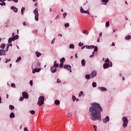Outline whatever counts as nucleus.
Returning a JSON list of instances; mask_svg holds the SVG:
<instances>
[{
  "mask_svg": "<svg viewBox=\"0 0 131 131\" xmlns=\"http://www.w3.org/2000/svg\"><path fill=\"white\" fill-rule=\"evenodd\" d=\"M101 4L102 5H104L106 6L107 4H108V2H109V0H101Z\"/></svg>",
  "mask_w": 131,
  "mask_h": 131,
  "instance_id": "16",
  "label": "nucleus"
},
{
  "mask_svg": "<svg viewBox=\"0 0 131 131\" xmlns=\"http://www.w3.org/2000/svg\"><path fill=\"white\" fill-rule=\"evenodd\" d=\"M92 86H93V88H97V82H93L92 83Z\"/></svg>",
  "mask_w": 131,
  "mask_h": 131,
  "instance_id": "31",
  "label": "nucleus"
},
{
  "mask_svg": "<svg viewBox=\"0 0 131 131\" xmlns=\"http://www.w3.org/2000/svg\"><path fill=\"white\" fill-rule=\"evenodd\" d=\"M105 63H110V60H109V58H107L106 60H105Z\"/></svg>",
  "mask_w": 131,
  "mask_h": 131,
  "instance_id": "46",
  "label": "nucleus"
},
{
  "mask_svg": "<svg viewBox=\"0 0 131 131\" xmlns=\"http://www.w3.org/2000/svg\"><path fill=\"white\" fill-rule=\"evenodd\" d=\"M81 65L83 67L84 66H85V63H86V61H85V59H82L81 61Z\"/></svg>",
  "mask_w": 131,
  "mask_h": 131,
  "instance_id": "19",
  "label": "nucleus"
},
{
  "mask_svg": "<svg viewBox=\"0 0 131 131\" xmlns=\"http://www.w3.org/2000/svg\"><path fill=\"white\" fill-rule=\"evenodd\" d=\"M55 38L53 39L52 41H51V44L52 45H54V43H55Z\"/></svg>",
  "mask_w": 131,
  "mask_h": 131,
  "instance_id": "55",
  "label": "nucleus"
},
{
  "mask_svg": "<svg viewBox=\"0 0 131 131\" xmlns=\"http://www.w3.org/2000/svg\"><path fill=\"white\" fill-rule=\"evenodd\" d=\"M86 46L82 47L81 48V50H84V49H85V48H86Z\"/></svg>",
  "mask_w": 131,
  "mask_h": 131,
  "instance_id": "58",
  "label": "nucleus"
},
{
  "mask_svg": "<svg viewBox=\"0 0 131 131\" xmlns=\"http://www.w3.org/2000/svg\"><path fill=\"white\" fill-rule=\"evenodd\" d=\"M68 117H70V116L72 117V115L70 114H68V115H67Z\"/></svg>",
  "mask_w": 131,
  "mask_h": 131,
  "instance_id": "61",
  "label": "nucleus"
},
{
  "mask_svg": "<svg viewBox=\"0 0 131 131\" xmlns=\"http://www.w3.org/2000/svg\"><path fill=\"white\" fill-rule=\"evenodd\" d=\"M36 55L37 57V58H39V57H40V56H41V53H40V52H38L37 51H36L35 52Z\"/></svg>",
  "mask_w": 131,
  "mask_h": 131,
  "instance_id": "22",
  "label": "nucleus"
},
{
  "mask_svg": "<svg viewBox=\"0 0 131 131\" xmlns=\"http://www.w3.org/2000/svg\"><path fill=\"white\" fill-rule=\"evenodd\" d=\"M12 41H14V40L12 38V37H10L8 39V43H12Z\"/></svg>",
  "mask_w": 131,
  "mask_h": 131,
  "instance_id": "27",
  "label": "nucleus"
},
{
  "mask_svg": "<svg viewBox=\"0 0 131 131\" xmlns=\"http://www.w3.org/2000/svg\"><path fill=\"white\" fill-rule=\"evenodd\" d=\"M44 103H45V97L41 96L38 98L37 104L38 106H42V105H43Z\"/></svg>",
  "mask_w": 131,
  "mask_h": 131,
  "instance_id": "3",
  "label": "nucleus"
},
{
  "mask_svg": "<svg viewBox=\"0 0 131 131\" xmlns=\"http://www.w3.org/2000/svg\"><path fill=\"white\" fill-rule=\"evenodd\" d=\"M9 51V46H7V47L6 48V50H4V52H8Z\"/></svg>",
  "mask_w": 131,
  "mask_h": 131,
  "instance_id": "47",
  "label": "nucleus"
},
{
  "mask_svg": "<svg viewBox=\"0 0 131 131\" xmlns=\"http://www.w3.org/2000/svg\"><path fill=\"white\" fill-rule=\"evenodd\" d=\"M52 66L55 67L56 68H58V67H59V64L57 63L56 60H55L54 61V64Z\"/></svg>",
  "mask_w": 131,
  "mask_h": 131,
  "instance_id": "17",
  "label": "nucleus"
},
{
  "mask_svg": "<svg viewBox=\"0 0 131 131\" xmlns=\"http://www.w3.org/2000/svg\"><path fill=\"white\" fill-rule=\"evenodd\" d=\"M23 100H24V97L23 96V97H20V98H19V101L20 102H21V101H23Z\"/></svg>",
  "mask_w": 131,
  "mask_h": 131,
  "instance_id": "49",
  "label": "nucleus"
},
{
  "mask_svg": "<svg viewBox=\"0 0 131 131\" xmlns=\"http://www.w3.org/2000/svg\"><path fill=\"white\" fill-rule=\"evenodd\" d=\"M55 105H59L60 104V100H56L55 101Z\"/></svg>",
  "mask_w": 131,
  "mask_h": 131,
  "instance_id": "33",
  "label": "nucleus"
},
{
  "mask_svg": "<svg viewBox=\"0 0 131 131\" xmlns=\"http://www.w3.org/2000/svg\"><path fill=\"white\" fill-rule=\"evenodd\" d=\"M22 95H23V97H24V99H28V98H29L28 93H27L26 92H23Z\"/></svg>",
  "mask_w": 131,
  "mask_h": 131,
  "instance_id": "9",
  "label": "nucleus"
},
{
  "mask_svg": "<svg viewBox=\"0 0 131 131\" xmlns=\"http://www.w3.org/2000/svg\"><path fill=\"white\" fill-rule=\"evenodd\" d=\"M9 109L10 110H14V109H15V106H14V105H9Z\"/></svg>",
  "mask_w": 131,
  "mask_h": 131,
  "instance_id": "30",
  "label": "nucleus"
},
{
  "mask_svg": "<svg viewBox=\"0 0 131 131\" xmlns=\"http://www.w3.org/2000/svg\"><path fill=\"white\" fill-rule=\"evenodd\" d=\"M122 121H123V127H126L127 124H128V119L126 117H123L122 118Z\"/></svg>",
  "mask_w": 131,
  "mask_h": 131,
  "instance_id": "4",
  "label": "nucleus"
},
{
  "mask_svg": "<svg viewBox=\"0 0 131 131\" xmlns=\"http://www.w3.org/2000/svg\"><path fill=\"white\" fill-rule=\"evenodd\" d=\"M7 46H9V48H10V47H13V44L12 43H7Z\"/></svg>",
  "mask_w": 131,
  "mask_h": 131,
  "instance_id": "53",
  "label": "nucleus"
},
{
  "mask_svg": "<svg viewBox=\"0 0 131 131\" xmlns=\"http://www.w3.org/2000/svg\"><path fill=\"white\" fill-rule=\"evenodd\" d=\"M131 39V36L130 35H128L126 37H125V39H126L127 40H128Z\"/></svg>",
  "mask_w": 131,
  "mask_h": 131,
  "instance_id": "32",
  "label": "nucleus"
},
{
  "mask_svg": "<svg viewBox=\"0 0 131 131\" xmlns=\"http://www.w3.org/2000/svg\"><path fill=\"white\" fill-rule=\"evenodd\" d=\"M70 26V24L68 23L64 24L65 28H67V27H69Z\"/></svg>",
  "mask_w": 131,
  "mask_h": 131,
  "instance_id": "36",
  "label": "nucleus"
},
{
  "mask_svg": "<svg viewBox=\"0 0 131 131\" xmlns=\"http://www.w3.org/2000/svg\"><path fill=\"white\" fill-rule=\"evenodd\" d=\"M110 121V117L107 116H106L104 119L103 120V123H107V122H109Z\"/></svg>",
  "mask_w": 131,
  "mask_h": 131,
  "instance_id": "8",
  "label": "nucleus"
},
{
  "mask_svg": "<svg viewBox=\"0 0 131 131\" xmlns=\"http://www.w3.org/2000/svg\"><path fill=\"white\" fill-rule=\"evenodd\" d=\"M94 129H95V131H97V126L96 125H93Z\"/></svg>",
  "mask_w": 131,
  "mask_h": 131,
  "instance_id": "54",
  "label": "nucleus"
},
{
  "mask_svg": "<svg viewBox=\"0 0 131 131\" xmlns=\"http://www.w3.org/2000/svg\"><path fill=\"white\" fill-rule=\"evenodd\" d=\"M29 83L31 86L33 85V81L30 80Z\"/></svg>",
  "mask_w": 131,
  "mask_h": 131,
  "instance_id": "50",
  "label": "nucleus"
},
{
  "mask_svg": "<svg viewBox=\"0 0 131 131\" xmlns=\"http://www.w3.org/2000/svg\"><path fill=\"white\" fill-rule=\"evenodd\" d=\"M90 76L91 77V78H95V77L97 76V71L94 70L90 74Z\"/></svg>",
  "mask_w": 131,
  "mask_h": 131,
  "instance_id": "7",
  "label": "nucleus"
},
{
  "mask_svg": "<svg viewBox=\"0 0 131 131\" xmlns=\"http://www.w3.org/2000/svg\"><path fill=\"white\" fill-rule=\"evenodd\" d=\"M30 113L32 115H34V114H35V111L33 110L30 111Z\"/></svg>",
  "mask_w": 131,
  "mask_h": 131,
  "instance_id": "41",
  "label": "nucleus"
},
{
  "mask_svg": "<svg viewBox=\"0 0 131 131\" xmlns=\"http://www.w3.org/2000/svg\"><path fill=\"white\" fill-rule=\"evenodd\" d=\"M63 68L64 69H67V70H70V72H72V70H71V66L69 64H65L63 66Z\"/></svg>",
  "mask_w": 131,
  "mask_h": 131,
  "instance_id": "6",
  "label": "nucleus"
},
{
  "mask_svg": "<svg viewBox=\"0 0 131 131\" xmlns=\"http://www.w3.org/2000/svg\"><path fill=\"white\" fill-rule=\"evenodd\" d=\"M51 71L52 73H56L57 72V68H55V67H51Z\"/></svg>",
  "mask_w": 131,
  "mask_h": 131,
  "instance_id": "10",
  "label": "nucleus"
},
{
  "mask_svg": "<svg viewBox=\"0 0 131 131\" xmlns=\"http://www.w3.org/2000/svg\"><path fill=\"white\" fill-rule=\"evenodd\" d=\"M75 46L73 44H70L69 46L70 49H74Z\"/></svg>",
  "mask_w": 131,
  "mask_h": 131,
  "instance_id": "37",
  "label": "nucleus"
},
{
  "mask_svg": "<svg viewBox=\"0 0 131 131\" xmlns=\"http://www.w3.org/2000/svg\"><path fill=\"white\" fill-rule=\"evenodd\" d=\"M83 46V43H81V42H80L79 43V47H82Z\"/></svg>",
  "mask_w": 131,
  "mask_h": 131,
  "instance_id": "51",
  "label": "nucleus"
},
{
  "mask_svg": "<svg viewBox=\"0 0 131 131\" xmlns=\"http://www.w3.org/2000/svg\"><path fill=\"white\" fill-rule=\"evenodd\" d=\"M21 60H22V58L21 57V56H19L17 58L15 62L16 63H19V62H20Z\"/></svg>",
  "mask_w": 131,
  "mask_h": 131,
  "instance_id": "24",
  "label": "nucleus"
},
{
  "mask_svg": "<svg viewBox=\"0 0 131 131\" xmlns=\"http://www.w3.org/2000/svg\"><path fill=\"white\" fill-rule=\"evenodd\" d=\"M105 26L106 27H108V26H110V23H109V21H106L105 23Z\"/></svg>",
  "mask_w": 131,
  "mask_h": 131,
  "instance_id": "42",
  "label": "nucleus"
},
{
  "mask_svg": "<svg viewBox=\"0 0 131 131\" xmlns=\"http://www.w3.org/2000/svg\"><path fill=\"white\" fill-rule=\"evenodd\" d=\"M98 90L101 92H107V88L105 87H98Z\"/></svg>",
  "mask_w": 131,
  "mask_h": 131,
  "instance_id": "11",
  "label": "nucleus"
},
{
  "mask_svg": "<svg viewBox=\"0 0 131 131\" xmlns=\"http://www.w3.org/2000/svg\"><path fill=\"white\" fill-rule=\"evenodd\" d=\"M60 63H64L65 62V57H62L61 59L60 60Z\"/></svg>",
  "mask_w": 131,
  "mask_h": 131,
  "instance_id": "34",
  "label": "nucleus"
},
{
  "mask_svg": "<svg viewBox=\"0 0 131 131\" xmlns=\"http://www.w3.org/2000/svg\"><path fill=\"white\" fill-rule=\"evenodd\" d=\"M88 11L84 10V12H82V14H88V15H90V12H88Z\"/></svg>",
  "mask_w": 131,
  "mask_h": 131,
  "instance_id": "43",
  "label": "nucleus"
},
{
  "mask_svg": "<svg viewBox=\"0 0 131 131\" xmlns=\"http://www.w3.org/2000/svg\"><path fill=\"white\" fill-rule=\"evenodd\" d=\"M86 49H88V50H92V49H94V52H93L92 53V55H93V56L95 55L96 52H98V47L97 46H95L94 45H91V46H86Z\"/></svg>",
  "mask_w": 131,
  "mask_h": 131,
  "instance_id": "2",
  "label": "nucleus"
},
{
  "mask_svg": "<svg viewBox=\"0 0 131 131\" xmlns=\"http://www.w3.org/2000/svg\"><path fill=\"white\" fill-rule=\"evenodd\" d=\"M83 94V92L81 91L80 93H79V97H81L82 95Z\"/></svg>",
  "mask_w": 131,
  "mask_h": 131,
  "instance_id": "48",
  "label": "nucleus"
},
{
  "mask_svg": "<svg viewBox=\"0 0 131 131\" xmlns=\"http://www.w3.org/2000/svg\"><path fill=\"white\" fill-rule=\"evenodd\" d=\"M37 66H39V67H40V63L39 62H38L37 63Z\"/></svg>",
  "mask_w": 131,
  "mask_h": 131,
  "instance_id": "59",
  "label": "nucleus"
},
{
  "mask_svg": "<svg viewBox=\"0 0 131 131\" xmlns=\"http://www.w3.org/2000/svg\"><path fill=\"white\" fill-rule=\"evenodd\" d=\"M63 66H64V63L63 62H60V64H59V68H63Z\"/></svg>",
  "mask_w": 131,
  "mask_h": 131,
  "instance_id": "38",
  "label": "nucleus"
},
{
  "mask_svg": "<svg viewBox=\"0 0 131 131\" xmlns=\"http://www.w3.org/2000/svg\"><path fill=\"white\" fill-rule=\"evenodd\" d=\"M82 33H83V34H86V35H89V32L86 30H83Z\"/></svg>",
  "mask_w": 131,
  "mask_h": 131,
  "instance_id": "28",
  "label": "nucleus"
},
{
  "mask_svg": "<svg viewBox=\"0 0 131 131\" xmlns=\"http://www.w3.org/2000/svg\"><path fill=\"white\" fill-rule=\"evenodd\" d=\"M40 70H41V69L40 68H39V69L35 68L33 70L32 73L34 74V73H35L36 72H39Z\"/></svg>",
  "mask_w": 131,
  "mask_h": 131,
  "instance_id": "12",
  "label": "nucleus"
},
{
  "mask_svg": "<svg viewBox=\"0 0 131 131\" xmlns=\"http://www.w3.org/2000/svg\"><path fill=\"white\" fill-rule=\"evenodd\" d=\"M24 11H25V7H22V8L21 9V15L24 14Z\"/></svg>",
  "mask_w": 131,
  "mask_h": 131,
  "instance_id": "29",
  "label": "nucleus"
},
{
  "mask_svg": "<svg viewBox=\"0 0 131 131\" xmlns=\"http://www.w3.org/2000/svg\"><path fill=\"white\" fill-rule=\"evenodd\" d=\"M11 10L13 11V12H14V13H17V12H18V8L15 7V6H11Z\"/></svg>",
  "mask_w": 131,
  "mask_h": 131,
  "instance_id": "13",
  "label": "nucleus"
},
{
  "mask_svg": "<svg viewBox=\"0 0 131 131\" xmlns=\"http://www.w3.org/2000/svg\"><path fill=\"white\" fill-rule=\"evenodd\" d=\"M101 112H103V108L100 104L97 102L91 103L89 112L91 120H93V121L101 120L102 118Z\"/></svg>",
  "mask_w": 131,
  "mask_h": 131,
  "instance_id": "1",
  "label": "nucleus"
},
{
  "mask_svg": "<svg viewBox=\"0 0 131 131\" xmlns=\"http://www.w3.org/2000/svg\"><path fill=\"white\" fill-rule=\"evenodd\" d=\"M10 118H15V114H14L13 112L11 113L10 114Z\"/></svg>",
  "mask_w": 131,
  "mask_h": 131,
  "instance_id": "25",
  "label": "nucleus"
},
{
  "mask_svg": "<svg viewBox=\"0 0 131 131\" xmlns=\"http://www.w3.org/2000/svg\"><path fill=\"white\" fill-rule=\"evenodd\" d=\"M1 3L0 5L1 6H6V3L5 2V0H0Z\"/></svg>",
  "mask_w": 131,
  "mask_h": 131,
  "instance_id": "20",
  "label": "nucleus"
},
{
  "mask_svg": "<svg viewBox=\"0 0 131 131\" xmlns=\"http://www.w3.org/2000/svg\"><path fill=\"white\" fill-rule=\"evenodd\" d=\"M109 67H110V64H109V63H104L103 64L104 69H107V68H109Z\"/></svg>",
  "mask_w": 131,
  "mask_h": 131,
  "instance_id": "15",
  "label": "nucleus"
},
{
  "mask_svg": "<svg viewBox=\"0 0 131 131\" xmlns=\"http://www.w3.org/2000/svg\"><path fill=\"white\" fill-rule=\"evenodd\" d=\"M112 47H115V43H114V42H113L112 43V45H111Z\"/></svg>",
  "mask_w": 131,
  "mask_h": 131,
  "instance_id": "60",
  "label": "nucleus"
},
{
  "mask_svg": "<svg viewBox=\"0 0 131 131\" xmlns=\"http://www.w3.org/2000/svg\"><path fill=\"white\" fill-rule=\"evenodd\" d=\"M6 59H5V63H8V62H10V61H11V59H7V57H5Z\"/></svg>",
  "mask_w": 131,
  "mask_h": 131,
  "instance_id": "39",
  "label": "nucleus"
},
{
  "mask_svg": "<svg viewBox=\"0 0 131 131\" xmlns=\"http://www.w3.org/2000/svg\"><path fill=\"white\" fill-rule=\"evenodd\" d=\"M97 42H100V38H98L97 39Z\"/></svg>",
  "mask_w": 131,
  "mask_h": 131,
  "instance_id": "62",
  "label": "nucleus"
},
{
  "mask_svg": "<svg viewBox=\"0 0 131 131\" xmlns=\"http://www.w3.org/2000/svg\"><path fill=\"white\" fill-rule=\"evenodd\" d=\"M57 19H59V15H57V16H56L55 19L57 20Z\"/></svg>",
  "mask_w": 131,
  "mask_h": 131,
  "instance_id": "63",
  "label": "nucleus"
},
{
  "mask_svg": "<svg viewBox=\"0 0 131 131\" xmlns=\"http://www.w3.org/2000/svg\"><path fill=\"white\" fill-rule=\"evenodd\" d=\"M11 86L12 88H14V89H16V84H15L14 83L11 84Z\"/></svg>",
  "mask_w": 131,
  "mask_h": 131,
  "instance_id": "40",
  "label": "nucleus"
},
{
  "mask_svg": "<svg viewBox=\"0 0 131 131\" xmlns=\"http://www.w3.org/2000/svg\"><path fill=\"white\" fill-rule=\"evenodd\" d=\"M0 56H6V52L5 50L0 49Z\"/></svg>",
  "mask_w": 131,
  "mask_h": 131,
  "instance_id": "14",
  "label": "nucleus"
},
{
  "mask_svg": "<svg viewBox=\"0 0 131 131\" xmlns=\"http://www.w3.org/2000/svg\"><path fill=\"white\" fill-rule=\"evenodd\" d=\"M90 58H94V55H91L90 56Z\"/></svg>",
  "mask_w": 131,
  "mask_h": 131,
  "instance_id": "64",
  "label": "nucleus"
},
{
  "mask_svg": "<svg viewBox=\"0 0 131 131\" xmlns=\"http://www.w3.org/2000/svg\"><path fill=\"white\" fill-rule=\"evenodd\" d=\"M109 65H110V67H112L113 64L111 61H110Z\"/></svg>",
  "mask_w": 131,
  "mask_h": 131,
  "instance_id": "57",
  "label": "nucleus"
},
{
  "mask_svg": "<svg viewBox=\"0 0 131 131\" xmlns=\"http://www.w3.org/2000/svg\"><path fill=\"white\" fill-rule=\"evenodd\" d=\"M33 13L35 15V21H38V17L39 16V14L38 13V9L36 8L35 10H34Z\"/></svg>",
  "mask_w": 131,
  "mask_h": 131,
  "instance_id": "5",
  "label": "nucleus"
},
{
  "mask_svg": "<svg viewBox=\"0 0 131 131\" xmlns=\"http://www.w3.org/2000/svg\"><path fill=\"white\" fill-rule=\"evenodd\" d=\"M12 2H14L15 4H17L18 2H19V0H12Z\"/></svg>",
  "mask_w": 131,
  "mask_h": 131,
  "instance_id": "56",
  "label": "nucleus"
},
{
  "mask_svg": "<svg viewBox=\"0 0 131 131\" xmlns=\"http://www.w3.org/2000/svg\"><path fill=\"white\" fill-rule=\"evenodd\" d=\"M60 82H61V80L59 78H57V83H60Z\"/></svg>",
  "mask_w": 131,
  "mask_h": 131,
  "instance_id": "52",
  "label": "nucleus"
},
{
  "mask_svg": "<svg viewBox=\"0 0 131 131\" xmlns=\"http://www.w3.org/2000/svg\"><path fill=\"white\" fill-rule=\"evenodd\" d=\"M23 24L24 26L29 27V25H30L29 23L26 22V21H24Z\"/></svg>",
  "mask_w": 131,
  "mask_h": 131,
  "instance_id": "26",
  "label": "nucleus"
},
{
  "mask_svg": "<svg viewBox=\"0 0 131 131\" xmlns=\"http://www.w3.org/2000/svg\"><path fill=\"white\" fill-rule=\"evenodd\" d=\"M6 48V44L5 43H3L1 44L0 46V49H2V50H4Z\"/></svg>",
  "mask_w": 131,
  "mask_h": 131,
  "instance_id": "23",
  "label": "nucleus"
},
{
  "mask_svg": "<svg viewBox=\"0 0 131 131\" xmlns=\"http://www.w3.org/2000/svg\"><path fill=\"white\" fill-rule=\"evenodd\" d=\"M72 100L73 102H75V101H76V97L74 95H72Z\"/></svg>",
  "mask_w": 131,
  "mask_h": 131,
  "instance_id": "35",
  "label": "nucleus"
},
{
  "mask_svg": "<svg viewBox=\"0 0 131 131\" xmlns=\"http://www.w3.org/2000/svg\"><path fill=\"white\" fill-rule=\"evenodd\" d=\"M11 38L13 40V41L16 40V39H18V38H19V35H15V36L11 37Z\"/></svg>",
  "mask_w": 131,
  "mask_h": 131,
  "instance_id": "18",
  "label": "nucleus"
},
{
  "mask_svg": "<svg viewBox=\"0 0 131 131\" xmlns=\"http://www.w3.org/2000/svg\"><path fill=\"white\" fill-rule=\"evenodd\" d=\"M84 11V9H83V8H82V7H80V12L82 14L83 12Z\"/></svg>",
  "mask_w": 131,
  "mask_h": 131,
  "instance_id": "45",
  "label": "nucleus"
},
{
  "mask_svg": "<svg viewBox=\"0 0 131 131\" xmlns=\"http://www.w3.org/2000/svg\"><path fill=\"white\" fill-rule=\"evenodd\" d=\"M66 16H67V13L64 12L63 14V19H65V18H66Z\"/></svg>",
  "mask_w": 131,
  "mask_h": 131,
  "instance_id": "44",
  "label": "nucleus"
},
{
  "mask_svg": "<svg viewBox=\"0 0 131 131\" xmlns=\"http://www.w3.org/2000/svg\"><path fill=\"white\" fill-rule=\"evenodd\" d=\"M86 79H91V78H92V77H91V75L90 74H86L85 76Z\"/></svg>",
  "mask_w": 131,
  "mask_h": 131,
  "instance_id": "21",
  "label": "nucleus"
}]
</instances>
